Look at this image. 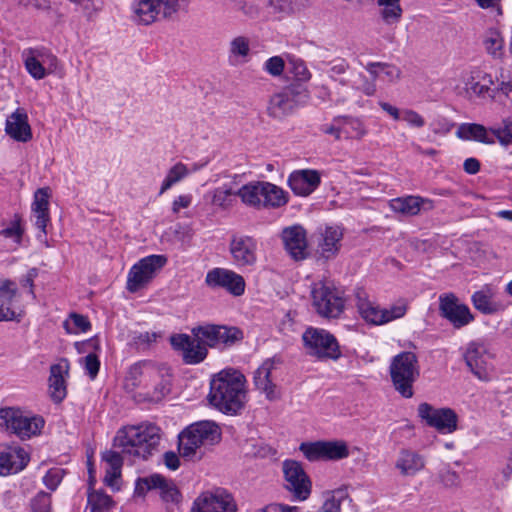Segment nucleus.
Wrapping results in <instances>:
<instances>
[{
	"instance_id": "nucleus-22",
	"label": "nucleus",
	"mask_w": 512,
	"mask_h": 512,
	"mask_svg": "<svg viewBox=\"0 0 512 512\" xmlns=\"http://www.w3.org/2000/svg\"><path fill=\"white\" fill-rule=\"evenodd\" d=\"M276 370V363L274 360L267 359L254 373V385L257 390L265 395L270 400L279 398L277 386L274 383V372Z\"/></svg>"
},
{
	"instance_id": "nucleus-7",
	"label": "nucleus",
	"mask_w": 512,
	"mask_h": 512,
	"mask_svg": "<svg viewBox=\"0 0 512 512\" xmlns=\"http://www.w3.org/2000/svg\"><path fill=\"white\" fill-rule=\"evenodd\" d=\"M312 305L316 312L324 318H338L344 311L343 293L332 283L319 281L314 283Z\"/></svg>"
},
{
	"instance_id": "nucleus-57",
	"label": "nucleus",
	"mask_w": 512,
	"mask_h": 512,
	"mask_svg": "<svg viewBox=\"0 0 512 512\" xmlns=\"http://www.w3.org/2000/svg\"><path fill=\"white\" fill-rule=\"evenodd\" d=\"M32 53L38 58L42 66L50 73L54 72L58 65V59L55 55L46 50H34Z\"/></svg>"
},
{
	"instance_id": "nucleus-3",
	"label": "nucleus",
	"mask_w": 512,
	"mask_h": 512,
	"mask_svg": "<svg viewBox=\"0 0 512 512\" xmlns=\"http://www.w3.org/2000/svg\"><path fill=\"white\" fill-rule=\"evenodd\" d=\"M221 439V430L213 421H199L179 434V453L186 459L201 457V448L212 446Z\"/></svg>"
},
{
	"instance_id": "nucleus-32",
	"label": "nucleus",
	"mask_w": 512,
	"mask_h": 512,
	"mask_svg": "<svg viewBox=\"0 0 512 512\" xmlns=\"http://www.w3.org/2000/svg\"><path fill=\"white\" fill-rule=\"evenodd\" d=\"M261 209H277L288 203V193L281 187L267 181H261Z\"/></svg>"
},
{
	"instance_id": "nucleus-14",
	"label": "nucleus",
	"mask_w": 512,
	"mask_h": 512,
	"mask_svg": "<svg viewBox=\"0 0 512 512\" xmlns=\"http://www.w3.org/2000/svg\"><path fill=\"white\" fill-rule=\"evenodd\" d=\"M418 415L441 433H452L457 429L458 417L450 408L436 409L428 403H421L418 406Z\"/></svg>"
},
{
	"instance_id": "nucleus-40",
	"label": "nucleus",
	"mask_w": 512,
	"mask_h": 512,
	"mask_svg": "<svg viewBox=\"0 0 512 512\" xmlns=\"http://www.w3.org/2000/svg\"><path fill=\"white\" fill-rule=\"evenodd\" d=\"M261 181H254L243 185L235 195L239 196L241 201L249 206L261 209L260 195H261Z\"/></svg>"
},
{
	"instance_id": "nucleus-61",
	"label": "nucleus",
	"mask_w": 512,
	"mask_h": 512,
	"mask_svg": "<svg viewBox=\"0 0 512 512\" xmlns=\"http://www.w3.org/2000/svg\"><path fill=\"white\" fill-rule=\"evenodd\" d=\"M123 454L120 449L118 451L108 450L102 455V459L108 464L107 469H121L123 465Z\"/></svg>"
},
{
	"instance_id": "nucleus-45",
	"label": "nucleus",
	"mask_w": 512,
	"mask_h": 512,
	"mask_svg": "<svg viewBox=\"0 0 512 512\" xmlns=\"http://www.w3.org/2000/svg\"><path fill=\"white\" fill-rule=\"evenodd\" d=\"M324 497L320 512H341V505L348 499V492L346 489L340 488L325 493Z\"/></svg>"
},
{
	"instance_id": "nucleus-15",
	"label": "nucleus",
	"mask_w": 512,
	"mask_h": 512,
	"mask_svg": "<svg viewBox=\"0 0 512 512\" xmlns=\"http://www.w3.org/2000/svg\"><path fill=\"white\" fill-rule=\"evenodd\" d=\"M282 469L286 482L285 487L297 499L306 500L311 493V482L301 464L295 460H285Z\"/></svg>"
},
{
	"instance_id": "nucleus-30",
	"label": "nucleus",
	"mask_w": 512,
	"mask_h": 512,
	"mask_svg": "<svg viewBox=\"0 0 512 512\" xmlns=\"http://www.w3.org/2000/svg\"><path fill=\"white\" fill-rule=\"evenodd\" d=\"M342 238L343 231L339 226H326L320 232L318 242L320 255L325 259L334 258L341 248Z\"/></svg>"
},
{
	"instance_id": "nucleus-58",
	"label": "nucleus",
	"mask_w": 512,
	"mask_h": 512,
	"mask_svg": "<svg viewBox=\"0 0 512 512\" xmlns=\"http://www.w3.org/2000/svg\"><path fill=\"white\" fill-rule=\"evenodd\" d=\"M32 510L34 512H51V496L46 492H39L32 499Z\"/></svg>"
},
{
	"instance_id": "nucleus-41",
	"label": "nucleus",
	"mask_w": 512,
	"mask_h": 512,
	"mask_svg": "<svg viewBox=\"0 0 512 512\" xmlns=\"http://www.w3.org/2000/svg\"><path fill=\"white\" fill-rule=\"evenodd\" d=\"M190 173L189 168L182 162H177L174 164L166 173L165 178L163 179L159 195L164 194L168 191L172 186L182 181L186 178Z\"/></svg>"
},
{
	"instance_id": "nucleus-64",
	"label": "nucleus",
	"mask_w": 512,
	"mask_h": 512,
	"mask_svg": "<svg viewBox=\"0 0 512 512\" xmlns=\"http://www.w3.org/2000/svg\"><path fill=\"white\" fill-rule=\"evenodd\" d=\"M256 512H300V510L296 506L273 503L258 509Z\"/></svg>"
},
{
	"instance_id": "nucleus-34",
	"label": "nucleus",
	"mask_w": 512,
	"mask_h": 512,
	"mask_svg": "<svg viewBox=\"0 0 512 512\" xmlns=\"http://www.w3.org/2000/svg\"><path fill=\"white\" fill-rule=\"evenodd\" d=\"M495 291L485 285L480 290L474 292L471 301L476 310L485 315H491L499 311L500 306L494 301Z\"/></svg>"
},
{
	"instance_id": "nucleus-42",
	"label": "nucleus",
	"mask_w": 512,
	"mask_h": 512,
	"mask_svg": "<svg viewBox=\"0 0 512 512\" xmlns=\"http://www.w3.org/2000/svg\"><path fill=\"white\" fill-rule=\"evenodd\" d=\"M466 90L479 97L496 98V89L487 86V83L483 82L479 76V72H471L466 78Z\"/></svg>"
},
{
	"instance_id": "nucleus-6",
	"label": "nucleus",
	"mask_w": 512,
	"mask_h": 512,
	"mask_svg": "<svg viewBox=\"0 0 512 512\" xmlns=\"http://www.w3.org/2000/svg\"><path fill=\"white\" fill-rule=\"evenodd\" d=\"M187 0H134V19L140 24L150 25L160 19L172 18Z\"/></svg>"
},
{
	"instance_id": "nucleus-26",
	"label": "nucleus",
	"mask_w": 512,
	"mask_h": 512,
	"mask_svg": "<svg viewBox=\"0 0 512 512\" xmlns=\"http://www.w3.org/2000/svg\"><path fill=\"white\" fill-rule=\"evenodd\" d=\"M5 132L13 140L26 143L32 139V130L28 115L23 108L16 109L10 114L5 123Z\"/></svg>"
},
{
	"instance_id": "nucleus-19",
	"label": "nucleus",
	"mask_w": 512,
	"mask_h": 512,
	"mask_svg": "<svg viewBox=\"0 0 512 512\" xmlns=\"http://www.w3.org/2000/svg\"><path fill=\"white\" fill-rule=\"evenodd\" d=\"M229 251L234 263L239 267L252 266L257 261V242L250 236H233Z\"/></svg>"
},
{
	"instance_id": "nucleus-18",
	"label": "nucleus",
	"mask_w": 512,
	"mask_h": 512,
	"mask_svg": "<svg viewBox=\"0 0 512 512\" xmlns=\"http://www.w3.org/2000/svg\"><path fill=\"white\" fill-rule=\"evenodd\" d=\"M154 376L144 383L147 399L152 402L161 401L171 390V369L165 364H156L152 368Z\"/></svg>"
},
{
	"instance_id": "nucleus-10",
	"label": "nucleus",
	"mask_w": 512,
	"mask_h": 512,
	"mask_svg": "<svg viewBox=\"0 0 512 512\" xmlns=\"http://www.w3.org/2000/svg\"><path fill=\"white\" fill-rule=\"evenodd\" d=\"M463 360L469 371L481 381L490 379L492 365L491 354L481 339L468 342L463 349Z\"/></svg>"
},
{
	"instance_id": "nucleus-31",
	"label": "nucleus",
	"mask_w": 512,
	"mask_h": 512,
	"mask_svg": "<svg viewBox=\"0 0 512 512\" xmlns=\"http://www.w3.org/2000/svg\"><path fill=\"white\" fill-rule=\"evenodd\" d=\"M425 465V457L411 449H401L395 462V468L405 477L415 476Z\"/></svg>"
},
{
	"instance_id": "nucleus-8",
	"label": "nucleus",
	"mask_w": 512,
	"mask_h": 512,
	"mask_svg": "<svg viewBox=\"0 0 512 512\" xmlns=\"http://www.w3.org/2000/svg\"><path fill=\"white\" fill-rule=\"evenodd\" d=\"M167 257L164 255H149L135 263L127 276L126 288L135 293L146 287L166 265Z\"/></svg>"
},
{
	"instance_id": "nucleus-39",
	"label": "nucleus",
	"mask_w": 512,
	"mask_h": 512,
	"mask_svg": "<svg viewBox=\"0 0 512 512\" xmlns=\"http://www.w3.org/2000/svg\"><path fill=\"white\" fill-rule=\"evenodd\" d=\"M365 69L376 80L380 75H384L389 82H397L401 77V70L393 64L383 62H370Z\"/></svg>"
},
{
	"instance_id": "nucleus-27",
	"label": "nucleus",
	"mask_w": 512,
	"mask_h": 512,
	"mask_svg": "<svg viewBox=\"0 0 512 512\" xmlns=\"http://www.w3.org/2000/svg\"><path fill=\"white\" fill-rule=\"evenodd\" d=\"M16 295L17 289L13 282L0 280V322L21 320L22 313L17 312L13 306Z\"/></svg>"
},
{
	"instance_id": "nucleus-54",
	"label": "nucleus",
	"mask_w": 512,
	"mask_h": 512,
	"mask_svg": "<svg viewBox=\"0 0 512 512\" xmlns=\"http://www.w3.org/2000/svg\"><path fill=\"white\" fill-rule=\"evenodd\" d=\"M491 132L502 145L512 144V118L504 119L502 126L491 128Z\"/></svg>"
},
{
	"instance_id": "nucleus-48",
	"label": "nucleus",
	"mask_w": 512,
	"mask_h": 512,
	"mask_svg": "<svg viewBox=\"0 0 512 512\" xmlns=\"http://www.w3.org/2000/svg\"><path fill=\"white\" fill-rule=\"evenodd\" d=\"M243 333L237 327H227L218 325V346H231L242 340Z\"/></svg>"
},
{
	"instance_id": "nucleus-37",
	"label": "nucleus",
	"mask_w": 512,
	"mask_h": 512,
	"mask_svg": "<svg viewBox=\"0 0 512 512\" xmlns=\"http://www.w3.org/2000/svg\"><path fill=\"white\" fill-rule=\"evenodd\" d=\"M457 136L464 140H475L486 144H493L494 139L488 136L487 129L476 123H463L459 126Z\"/></svg>"
},
{
	"instance_id": "nucleus-23",
	"label": "nucleus",
	"mask_w": 512,
	"mask_h": 512,
	"mask_svg": "<svg viewBox=\"0 0 512 512\" xmlns=\"http://www.w3.org/2000/svg\"><path fill=\"white\" fill-rule=\"evenodd\" d=\"M285 249L295 260L305 259L308 255L306 232L303 227L294 225L282 231Z\"/></svg>"
},
{
	"instance_id": "nucleus-53",
	"label": "nucleus",
	"mask_w": 512,
	"mask_h": 512,
	"mask_svg": "<svg viewBox=\"0 0 512 512\" xmlns=\"http://www.w3.org/2000/svg\"><path fill=\"white\" fill-rule=\"evenodd\" d=\"M230 188L219 187L211 191V203L220 208L226 209L232 204L231 196L234 195Z\"/></svg>"
},
{
	"instance_id": "nucleus-51",
	"label": "nucleus",
	"mask_w": 512,
	"mask_h": 512,
	"mask_svg": "<svg viewBox=\"0 0 512 512\" xmlns=\"http://www.w3.org/2000/svg\"><path fill=\"white\" fill-rule=\"evenodd\" d=\"M23 234L24 228L22 227L21 217L19 215L14 216V219L11 222L10 226L0 231V235L2 237L13 239V241L17 245L21 244Z\"/></svg>"
},
{
	"instance_id": "nucleus-46",
	"label": "nucleus",
	"mask_w": 512,
	"mask_h": 512,
	"mask_svg": "<svg viewBox=\"0 0 512 512\" xmlns=\"http://www.w3.org/2000/svg\"><path fill=\"white\" fill-rule=\"evenodd\" d=\"M323 447L325 460H340L349 456V449L344 441H323Z\"/></svg>"
},
{
	"instance_id": "nucleus-9",
	"label": "nucleus",
	"mask_w": 512,
	"mask_h": 512,
	"mask_svg": "<svg viewBox=\"0 0 512 512\" xmlns=\"http://www.w3.org/2000/svg\"><path fill=\"white\" fill-rule=\"evenodd\" d=\"M308 354L318 359H333L340 357L336 338L324 329L308 328L302 336Z\"/></svg>"
},
{
	"instance_id": "nucleus-2",
	"label": "nucleus",
	"mask_w": 512,
	"mask_h": 512,
	"mask_svg": "<svg viewBox=\"0 0 512 512\" xmlns=\"http://www.w3.org/2000/svg\"><path fill=\"white\" fill-rule=\"evenodd\" d=\"M160 432V428L152 423L126 426L117 432L113 446L125 456L146 460L157 450Z\"/></svg>"
},
{
	"instance_id": "nucleus-63",
	"label": "nucleus",
	"mask_w": 512,
	"mask_h": 512,
	"mask_svg": "<svg viewBox=\"0 0 512 512\" xmlns=\"http://www.w3.org/2000/svg\"><path fill=\"white\" fill-rule=\"evenodd\" d=\"M62 480L60 469H50L43 477L45 486L50 490H55Z\"/></svg>"
},
{
	"instance_id": "nucleus-60",
	"label": "nucleus",
	"mask_w": 512,
	"mask_h": 512,
	"mask_svg": "<svg viewBox=\"0 0 512 512\" xmlns=\"http://www.w3.org/2000/svg\"><path fill=\"white\" fill-rule=\"evenodd\" d=\"M409 126L415 128H422L425 125L424 118L416 111L412 109L401 110V117Z\"/></svg>"
},
{
	"instance_id": "nucleus-38",
	"label": "nucleus",
	"mask_w": 512,
	"mask_h": 512,
	"mask_svg": "<svg viewBox=\"0 0 512 512\" xmlns=\"http://www.w3.org/2000/svg\"><path fill=\"white\" fill-rule=\"evenodd\" d=\"M113 499L102 490L89 488L87 494V508L90 512H109L114 508Z\"/></svg>"
},
{
	"instance_id": "nucleus-21",
	"label": "nucleus",
	"mask_w": 512,
	"mask_h": 512,
	"mask_svg": "<svg viewBox=\"0 0 512 512\" xmlns=\"http://www.w3.org/2000/svg\"><path fill=\"white\" fill-rule=\"evenodd\" d=\"M294 88L286 87L282 91L273 94L268 102L267 113L274 119H283L296 108L298 101Z\"/></svg>"
},
{
	"instance_id": "nucleus-44",
	"label": "nucleus",
	"mask_w": 512,
	"mask_h": 512,
	"mask_svg": "<svg viewBox=\"0 0 512 512\" xmlns=\"http://www.w3.org/2000/svg\"><path fill=\"white\" fill-rule=\"evenodd\" d=\"M191 334L205 345V348L218 346V325H199L191 329Z\"/></svg>"
},
{
	"instance_id": "nucleus-36",
	"label": "nucleus",
	"mask_w": 512,
	"mask_h": 512,
	"mask_svg": "<svg viewBox=\"0 0 512 512\" xmlns=\"http://www.w3.org/2000/svg\"><path fill=\"white\" fill-rule=\"evenodd\" d=\"M485 51L494 59H501L505 53L502 33L495 28L488 29L483 36Z\"/></svg>"
},
{
	"instance_id": "nucleus-13",
	"label": "nucleus",
	"mask_w": 512,
	"mask_h": 512,
	"mask_svg": "<svg viewBox=\"0 0 512 512\" xmlns=\"http://www.w3.org/2000/svg\"><path fill=\"white\" fill-rule=\"evenodd\" d=\"M439 311L441 316L448 320L455 329H461L475 319L469 307L452 292L439 296Z\"/></svg>"
},
{
	"instance_id": "nucleus-62",
	"label": "nucleus",
	"mask_w": 512,
	"mask_h": 512,
	"mask_svg": "<svg viewBox=\"0 0 512 512\" xmlns=\"http://www.w3.org/2000/svg\"><path fill=\"white\" fill-rule=\"evenodd\" d=\"M440 480L447 488H456L461 484L460 476L452 470H444L440 473Z\"/></svg>"
},
{
	"instance_id": "nucleus-12",
	"label": "nucleus",
	"mask_w": 512,
	"mask_h": 512,
	"mask_svg": "<svg viewBox=\"0 0 512 512\" xmlns=\"http://www.w3.org/2000/svg\"><path fill=\"white\" fill-rule=\"evenodd\" d=\"M237 503L227 490L216 488L199 494L190 512H237Z\"/></svg>"
},
{
	"instance_id": "nucleus-1",
	"label": "nucleus",
	"mask_w": 512,
	"mask_h": 512,
	"mask_svg": "<svg viewBox=\"0 0 512 512\" xmlns=\"http://www.w3.org/2000/svg\"><path fill=\"white\" fill-rule=\"evenodd\" d=\"M209 404L227 415H236L247 402L246 378L234 368H226L214 374L207 396Z\"/></svg>"
},
{
	"instance_id": "nucleus-28",
	"label": "nucleus",
	"mask_w": 512,
	"mask_h": 512,
	"mask_svg": "<svg viewBox=\"0 0 512 512\" xmlns=\"http://www.w3.org/2000/svg\"><path fill=\"white\" fill-rule=\"evenodd\" d=\"M69 372V362L61 359L57 364L50 367L49 392L52 400L61 402L67 394L65 377Z\"/></svg>"
},
{
	"instance_id": "nucleus-33",
	"label": "nucleus",
	"mask_w": 512,
	"mask_h": 512,
	"mask_svg": "<svg viewBox=\"0 0 512 512\" xmlns=\"http://www.w3.org/2000/svg\"><path fill=\"white\" fill-rule=\"evenodd\" d=\"M153 366L154 363L150 361L139 362L131 366L125 378V387L131 390L137 387L144 388V383L155 375L152 370Z\"/></svg>"
},
{
	"instance_id": "nucleus-17",
	"label": "nucleus",
	"mask_w": 512,
	"mask_h": 512,
	"mask_svg": "<svg viewBox=\"0 0 512 512\" xmlns=\"http://www.w3.org/2000/svg\"><path fill=\"white\" fill-rule=\"evenodd\" d=\"M209 287H221L226 289L234 296H240L245 291V280L236 272L224 268H214L210 270L205 279Z\"/></svg>"
},
{
	"instance_id": "nucleus-47",
	"label": "nucleus",
	"mask_w": 512,
	"mask_h": 512,
	"mask_svg": "<svg viewBox=\"0 0 512 512\" xmlns=\"http://www.w3.org/2000/svg\"><path fill=\"white\" fill-rule=\"evenodd\" d=\"M299 450L311 462L325 460L323 441L303 442Z\"/></svg>"
},
{
	"instance_id": "nucleus-4",
	"label": "nucleus",
	"mask_w": 512,
	"mask_h": 512,
	"mask_svg": "<svg viewBox=\"0 0 512 512\" xmlns=\"http://www.w3.org/2000/svg\"><path fill=\"white\" fill-rule=\"evenodd\" d=\"M389 373L394 389L404 398L413 397V385L420 376L416 354L404 351L395 355L391 359Z\"/></svg>"
},
{
	"instance_id": "nucleus-29",
	"label": "nucleus",
	"mask_w": 512,
	"mask_h": 512,
	"mask_svg": "<svg viewBox=\"0 0 512 512\" xmlns=\"http://www.w3.org/2000/svg\"><path fill=\"white\" fill-rule=\"evenodd\" d=\"M51 196L49 188H39L34 193V200L31 205V211L34 217L35 226L43 233L47 234V225L50 222L49 198Z\"/></svg>"
},
{
	"instance_id": "nucleus-24",
	"label": "nucleus",
	"mask_w": 512,
	"mask_h": 512,
	"mask_svg": "<svg viewBox=\"0 0 512 512\" xmlns=\"http://www.w3.org/2000/svg\"><path fill=\"white\" fill-rule=\"evenodd\" d=\"M389 207L393 212L403 216H416L422 210H432L434 208V202L428 198L409 195L391 199L389 201Z\"/></svg>"
},
{
	"instance_id": "nucleus-59",
	"label": "nucleus",
	"mask_w": 512,
	"mask_h": 512,
	"mask_svg": "<svg viewBox=\"0 0 512 512\" xmlns=\"http://www.w3.org/2000/svg\"><path fill=\"white\" fill-rule=\"evenodd\" d=\"M81 363L84 366L86 373L91 379H94L100 368V361L96 354L89 353L87 356L81 359Z\"/></svg>"
},
{
	"instance_id": "nucleus-25",
	"label": "nucleus",
	"mask_w": 512,
	"mask_h": 512,
	"mask_svg": "<svg viewBox=\"0 0 512 512\" xmlns=\"http://www.w3.org/2000/svg\"><path fill=\"white\" fill-rule=\"evenodd\" d=\"M320 182L319 172L311 169L294 171L288 178L289 187L298 196L310 195L320 185Z\"/></svg>"
},
{
	"instance_id": "nucleus-49",
	"label": "nucleus",
	"mask_w": 512,
	"mask_h": 512,
	"mask_svg": "<svg viewBox=\"0 0 512 512\" xmlns=\"http://www.w3.org/2000/svg\"><path fill=\"white\" fill-rule=\"evenodd\" d=\"M342 131L350 138L361 139L367 133L364 124L357 118H344Z\"/></svg>"
},
{
	"instance_id": "nucleus-11",
	"label": "nucleus",
	"mask_w": 512,
	"mask_h": 512,
	"mask_svg": "<svg viewBox=\"0 0 512 512\" xmlns=\"http://www.w3.org/2000/svg\"><path fill=\"white\" fill-rule=\"evenodd\" d=\"M356 306L361 318L366 323L372 325H384L393 320L402 318L407 310L406 306L403 304L381 308L377 303L361 296H358Z\"/></svg>"
},
{
	"instance_id": "nucleus-56",
	"label": "nucleus",
	"mask_w": 512,
	"mask_h": 512,
	"mask_svg": "<svg viewBox=\"0 0 512 512\" xmlns=\"http://www.w3.org/2000/svg\"><path fill=\"white\" fill-rule=\"evenodd\" d=\"M284 68L285 61L281 56L270 57L263 64L264 71L273 77L282 75Z\"/></svg>"
},
{
	"instance_id": "nucleus-16",
	"label": "nucleus",
	"mask_w": 512,
	"mask_h": 512,
	"mask_svg": "<svg viewBox=\"0 0 512 512\" xmlns=\"http://www.w3.org/2000/svg\"><path fill=\"white\" fill-rule=\"evenodd\" d=\"M170 344L174 350L181 353L184 363L189 365L201 363L208 354L205 345L193 335L174 334L170 337Z\"/></svg>"
},
{
	"instance_id": "nucleus-35",
	"label": "nucleus",
	"mask_w": 512,
	"mask_h": 512,
	"mask_svg": "<svg viewBox=\"0 0 512 512\" xmlns=\"http://www.w3.org/2000/svg\"><path fill=\"white\" fill-rule=\"evenodd\" d=\"M147 488L158 490L159 496L166 502L178 500L179 492L172 481L167 480L159 474H154L145 478L144 482Z\"/></svg>"
},
{
	"instance_id": "nucleus-55",
	"label": "nucleus",
	"mask_w": 512,
	"mask_h": 512,
	"mask_svg": "<svg viewBox=\"0 0 512 512\" xmlns=\"http://www.w3.org/2000/svg\"><path fill=\"white\" fill-rule=\"evenodd\" d=\"M25 67L29 74L35 79H43L48 72L44 66H42L41 62L38 58L31 52V55L28 56L25 60Z\"/></svg>"
},
{
	"instance_id": "nucleus-52",
	"label": "nucleus",
	"mask_w": 512,
	"mask_h": 512,
	"mask_svg": "<svg viewBox=\"0 0 512 512\" xmlns=\"http://www.w3.org/2000/svg\"><path fill=\"white\" fill-rule=\"evenodd\" d=\"M71 324L66 321L64 327L68 333L77 334L79 332H86L91 328V324L87 317L72 313L70 315Z\"/></svg>"
},
{
	"instance_id": "nucleus-43",
	"label": "nucleus",
	"mask_w": 512,
	"mask_h": 512,
	"mask_svg": "<svg viewBox=\"0 0 512 512\" xmlns=\"http://www.w3.org/2000/svg\"><path fill=\"white\" fill-rule=\"evenodd\" d=\"M380 9V15L387 24H395L402 17L400 0H376Z\"/></svg>"
},
{
	"instance_id": "nucleus-50",
	"label": "nucleus",
	"mask_w": 512,
	"mask_h": 512,
	"mask_svg": "<svg viewBox=\"0 0 512 512\" xmlns=\"http://www.w3.org/2000/svg\"><path fill=\"white\" fill-rule=\"evenodd\" d=\"M250 52V41L247 37L237 36L230 42L229 53L233 58H246Z\"/></svg>"
},
{
	"instance_id": "nucleus-5",
	"label": "nucleus",
	"mask_w": 512,
	"mask_h": 512,
	"mask_svg": "<svg viewBox=\"0 0 512 512\" xmlns=\"http://www.w3.org/2000/svg\"><path fill=\"white\" fill-rule=\"evenodd\" d=\"M45 421L43 417L17 407L0 408V430L25 440L41 433Z\"/></svg>"
},
{
	"instance_id": "nucleus-20",
	"label": "nucleus",
	"mask_w": 512,
	"mask_h": 512,
	"mask_svg": "<svg viewBox=\"0 0 512 512\" xmlns=\"http://www.w3.org/2000/svg\"><path fill=\"white\" fill-rule=\"evenodd\" d=\"M28 462L29 455L22 447L0 444V476L18 473Z\"/></svg>"
}]
</instances>
